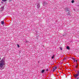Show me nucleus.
<instances>
[{
	"instance_id": "obj_3",
	"label": "nucleus",
	"mask_w": 79,
	"mask_h": 79,
	"mask_svg": "<svg viewBox=\"0 0 79 79\" xmlns=\"http://www.w3.org/2000/svg\"><path fill=\"white\" fill-rule=\"evenodd\" d=\"M65 10L66 11H68V12H69V10L68 9V8L67 7H66V8H65Z\"/></svg>"
},
{
	"instance_id": "obj_16",
	"label": "nucleus",
	"mask_w": 79,
	"mask_h": 79,
	"mask_svg": "<svg viewBox=\"0 0 79 79\" xmlns=\"http://www.w3.org/2000/svg\"><path fill=\"white\" fill-rule=\"evenodd\" d=\"M49 69H49V68L47 69H46V71H48V70H49Z\"/></svg>"
},
{
	"instance_id": "obj_21",
	"label": "nucleus",
	"mask_w": 79,
	"mask_h": 79,
	"mask_svg": "<svg viewBox=\"0 0 79 79\" xmlns=\"http://www.w3.org/2000/svg\"><path fill=\"white\" fill-rule=\"evenodd\" d=\"M79 79V77H78V78H77V79Z\"/></svg>"
},
{
	"instance_id": "obj_18",
	"label": "nucleus",
	"mask_w": 79,
	"mask_h": 79,
	"mask_svg": "<svg viewBox=\"0 0 79 79\" xmlns=\"http://www.w3.org/2000/svg\"><path fill=\"white\" fill-rule=\"evenodd\" d=\"M3 8H4V7H3V6L2 7H1V9H2V10H3Z\"/></svg>"
},
{
	"instance_id": "obj_2",
	"label": "nucleus",
	"mask_w": 79,
	"mask_h": 79,
	"mask_svg": "<svg viewBox=\"0 0 79 79\" xmlns=\"http://www.w3.org/2000/svg\"><path fill=\"white\" fill-rule=\"evenodd\" d=\"M56 69H57V67L56 66L54 67L53 69V72H54Z\"/></svg>"
},
{
	"instance_id": "obj_12",
	"label": "nucleus",
	"mask_w": 79,
	"mask_h": 79,
	"mask_svg": "<svg viewBox=\"0 0 79 79\" xmlns=\"http://www.w3.org/2000/svg\"><path fill=\"white\" fill-rule=\"evenodd\" d=\"M74 0H72V3H74Z\"/></svg>"
},
{
	"instance_id": "obj_20",
	"label": "nucleus",
	"mask_w": 79,
	"mask_h": 79,
	"mask_svg": "<svg viewBox=\"0 0 79 79\" xmlns=\"http://www.w3.org/2000/svg\"><path fill=\"white\" fill-rule=\"evenodd\" d=\"M75 61H76L75 62H76V63H77V60H76Z\"/></svg>"
},
{
	"instance_id": "obj_24",
	"label": "nucleus",
	"mask_w": 79,
	"mask_h": 79,
	"mask_svg": "<svg viewBox=\"0 0 79 79\" xmlns=\"http://www.w3.org/2000/svg\"><path fill=\"white\" fill-rule=\"evenodd\" d=\"M76 68H77V66H76Z\"/></svg>"
},
{
	"instance_id": "obj_14",
	"label": "nucleus",
	"mask_w": 79,
	"mask_h": 79,
	"mask_svg": "<svg viewBox=\"0 0 79 79\" xmlns=\"http://www.w3.org/2000/svg\"><path fill=\"white\" fill-rule=\"evenodd\" d=\"M17 47L18 48H19V47H19V44L17 45Z\"/></svg>"
},
{
	"instance_id": "obj_7",
	"label": "nucleus",
	"mask_w": 79,
	"mask_h": 79,
	"mask_svg": "<svg viewBox=\"0 0 79 79\" xmlns=\"http://www.w3.org/2000/svg\"><path fill=\"white\" fill-rule=\"evenodd\" d=\"M73 61H74V62H75V61H76V59H75V58H73Z\"/></svg>"
},
{
	"instance_id": "obj_17",
	"label": "nucleus",
	"mask_w": 79,
	"mask_h": 79,
	"mask_svg": "<svg viewBox=\"0 0 79 79\" xmlns=\"http://www.w3.org/2000/svg\"><path fill=\"white\" fill-rule=\"evenodd\" d=\"M44 4H46V2H44Z\"/></svg>"
},
{
	"instance_id": "obj_11",
	"label": "nucleus",
	"mask_w": 79,
	"mask_h": 79,
	"mask_svg": "<svg viewBox=\"0 0 79 79\" xmlns=\"http://www.w3.org/2000/svg\"><path fill=\"white\" fill-rule=\"evenodd\" d=\"M67 15H69L70 14L69 13V11L68 12V13H67Z\"/></svg>"
},
{
	"instance_id": "obj_6",
	"label": "nucleus",
	"mask_w": 79,
	"mask_h": 79,
	"mask_svg": "<svg viewBox=\"0 0 79 79\" xmlns=\"http://www.w3.org/2000/svg\"><path fill=\"white\" fill-rule=\"evenodd\" d=\"M1 24H2V25L4 24V21H1Z\"/></svg>"
},
{
	"instance_id": "obj_10",
	"label": "nucleus",
	"mask_w": 79,
	"mask_h": 79,
	"mask_svg": "<svg viewBox=\"0 0 79 79\" xmlns=\"http://www.w3.org/2000/svg\"><path fill=\"white\" fill-rule=\"evenodd\" d=\"M2 1L4 2H6L7 1V0H2Z\"/></svg>"
},
{
	"instance_id": "obj_1",
	"label": "nucleus",
	"mask_w": 79,
	"mask_h": 79,
	"mask_svg": "<svg viewBox=\"0 0 79 79\" xmlns=\"http://www.w3.org/2000/svg\"><path fill=\"white\" fill-rule=\"evenodd\" d=\"M5 64V59H2L0 61V69H3V66Z\"/></svg>"
},
{
	"instance_id": "obj_23",
	"label": "nucleus",
	"mask_w": 79,
	"mask_h": 79,
	"mask_svg": "<svg viewBox=\"0 0 79 79\" xmlns=\"http://www.w3.org/2000/svg\"><path fill=\"white\" fill-rule=\"evenodd\" d=\"M1 3H3V2H2Z\"/></svg>"
},
{
	"instance_id": "obj_13",
	"label": "nucleus",
	"mask_w": 79,
	"mask_h": 79,
	"mask_svg": "<svg viewBox=\"0 0 79 79\" xmlns=\"http://www.w3.org/2000/svg\"><path fill=\"white\" fill-rule=\"evenodd\" d=\"M52 59H53V58H54V55H53V56L52 57Z\"/></svg>"
},
{
	"instance_id": "obj_15",
	"label": "nucleus",
	"mask_w": 79,
	"mask_h": 79,
	"mask_svg": "<svg viewBox=\"0 0 79 79\" xmlns=\"http://www.w3.org/2000/svg\"><path fill=\"white\" fill-rule=\"evenodd\" d=\"M77 74H78V75H79V71H77Z\"/></svg>"
},
{
	"instance_id": "obj_5",
	"label": "nucleus",
	"mask_w": 79,
	"mask_h": 79,
	"mask_svg": "<svg viewBox=\"0 0 79 79\" xmlns=\"http://www.w3.org/2000/svg\"><path fill=\"white\" fill-rule=\"evenodd\" d=\"M37 8H39V7H40V4H38L37 6Z\"/></svg>"
},
{
	"instance_id": "obj_8",
	"label": "nucleus",
	"mask_w": 79,
	"mask_h": 79,
	"mask_svg": "<svg viewBox=\"0 0 79 79\" xmlns=\"http://www.w3.org/2000/svg\"><path fill=\"white\" fill-rule=\"evenodd\" d=\"M45 71V70H42V71H41V73H44V72Z\"/></svg>"
},
{
	"instance_id": "obj_19",
	"label": "nucleus",
	"mask_w": 79,
	"mask_h": 79,
	"mask_svg": "<svg viewBox=\"0 0 79 79\" xmlns=\"http://www.w3.org/2000/svg\"><path fill=\"white\" fill-rule=\"evenodd\" d=\"M60 50H62V48H60Z\"/></svg>"
},
{
	"instance_id": "obj_4",
	"label": "nucleus",
	"mask_w": 79,
	"mask_h": 79,
	"mask_svg": "<svg viewBox=\"0 0 79 79\" xmlns=\"http://www.w3.org/2000/svg\"><path fill=\"white\" fill-rule=\"evenodd\" d=\"M74 76L76 78V77H78V76H79V75H78V74H75V75H74Z\"/></svg>"
},
{
	"instance_id": "obj_22",
	"label": "nucleus",
	"mask_w": 79,
	"mask_h": 79,
	"mask_svg": "<svg viewBox=\"0 0 79 79\" xmlns=\"http://www.w3.org/2000/svg\"><path fill=\"white\" fill-rule=\"evenodd\" d=\"M0 60H1V57H0Z\"/></svg>"
},
{
	"instance_id": "obj_9",
	"label": "nucleus",
	"mask_w": 79,
	"mask_h": 79,
	"mask_svg": "<svg viewBox=\"0 0 79 79\" xmlns=\"http://www.w3.org/2000/svg\"><path fill=\"white\" fill-rule=\"evenodd\" d=\"M67 49H68V50H69V46L67 47Z\"/></svg>"
},
{
	"instance_id": "obj_25",
	"label": "nucleus",
	"mask_w": 79,
	"mask_h": 79,
	"mask_svg": "<svg viewBox=\"0 0 79 79\" xmlns=\"http://www.w3.org/2000/svg\"><path fill=\"white\" fill-rule=\"evenodd\" d=\"M63 36H64V35H63Z\"/></svg>"
}]
</instances>
